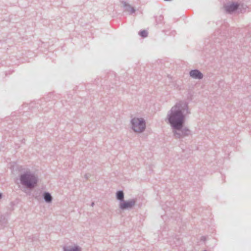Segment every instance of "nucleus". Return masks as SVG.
I'll list each match as a JSON object with an SVG mask.
<instances>
[{"mask_svg":"<svg viewBox=\"0 0 251 251\" xmlns=\"http://www.w3.org/2000/svg\"><path fill=\"white\" fill-rule=\"evenodd\" d=\"M190 114L188 103L184 100L176 102L168 111L166 121L170 126L176 139H181L191 134L190 130L185 126L186 118Z\"/></svg>","mask_w":251,"mask_h":251,"instance_id":"f257e3e1","label":"nucleus"},{"mask_svg":"<svg viewBox=\"0 0 251 251\" xmlns=\"http://www.w3.org/2000/svg\"><path fill=\"white\" fill-rule=\"evenodd\" d=\"M21 185L25 188H34L37 184L38 177L30 171H26L20 175Z\"/></svg>","mask_w":251,"mask_h":251,"instance_id":"f03ea898","label":"nucleus"},{"mask_svg":"<svg viewBox=\"0 0 251 251\" xmlns=\"http://www.w3.org/2000/svg\"><path fill=\"white\" fill-rule=\"evenodd\" d=\"M130 124L131 129L135 132L141 133L146 129V121L142 118L134 117L131 119Z\"/></svg>","mask_w":251,"mask_h":251,"instance_id":"7ed1b4c3","label":"nucleus"},{"mask_svg":"<svg viewBox=\"0 0 251 251\" xmlns=\"http://www.w3.org/2000/svg\"><path fill=\"white\" fill-rule=\"evenodd\" d=\"M227 24H225L224 25H222L221 28L217 30L216 32H215L214 34L213 35V37L212 38L215 39L214 42L215 43H220L222 42V40L224 37H226V38L229 36L228 33H226V32H224L222 33V30H224L225 27H226Z\"/></svg>","mask_w":251,"mask_h":251,"instance_id":"20e7f679","label":"nucleus"},{"mask_svg":"<svg viewBox=\"0 0 251 251\" xmlns=\"http://www.w3.org/2000/svg\"><path fill=\"white\" fill-rule=\"evenodd\" d=\"M136 202V199H132L129 200H123L119 203V207L120 209L125 210L126 209H131L135 205Z\"/></svg>","mask_w":251,"mask_h":251,"instance_id":"39448f33","label":"nucleus"},{"mask_svg":"<svg viewBox=\"0 0 251 251\" xmlns=\"http://www.w3.org/2000/svg\"><path fill=\"white\" fill-rule=\"evenodd\" d=\"M224 7L226 13L232 14L238 9L239 4L238 2H232L225 4Z\"/></svg>","mask_w":251,"mask_h":251,"instance_id":"423d86ee","label":"nucleus"},{"mask_svg":"<svg viewBox=\"0 0 251 251\" xmlns=\"http://www.w3.org/2000/svg\"><path fill=\"white\" fill-rule=\"evenodd\" d=\"M190 76L195 79H201L203 77V75L198 69L191 70L189 72Z\"/></svg>","mask_w":251,"mask_h":251,"instance_id":"0eeeda50","label":"nucleus"},{"mask_svg":"<svg viewBox=\"0 0 251 251\" xmlns=\"http://www.w3.org/2000/svg\"><path fill=\"white\" fill-rule=\"evenodd\" d=\"M169 242L170 245L172 246L173 248L179 246L182 243L181 239L176 236L173 237Z\"/></svg>","mask_w":251,"mask_h":251,"instance_id":"6e6552de","label":"nucleus"},{"mask_svg":"<svg viewBox=\"0 0 251 251\" xmlns=\"http://www.w3.org/2000/svg\"><path fill=\"white\" fill-rule=\"evenodd\" d=\"M25 106L28 107V108L30 109V110L32 111H34L35 109H38V110H40L41 109L43 110V108L42 107L41 104L39 102L36 103L34 102H32L30 103L29 106L27 104L25 105Z\"/></svg>","mask_w":251,"mask_h":251,"instance_id":"1a4fd4ad","label":"nucleus"},{"mask_svg":"<svg viewBox=\"0 0 251 251\" xmlns=\"http://www.w3.org/2000/svg\"><path fill=\"white\" fill-rule=\"evenodd\" d=\"M43 198L44 199V201L48 203H51L52 201V197L50 193L49 192L45 191L43 192Z\"/></svg>","mask_w":251,"mask_h":251,"instance_id":"9d476101","label":"nucleus"},{"mask_svg":"<svg viewBox=\"0 0 251 251\" xmlns=\"http://www.w3.org/2000/svg\"><path fill=\"white\" fill-rule=\"evenodd\" d=\"M63 251H81V249L77 245L74 247L64 246L63 248Z\"/></svg>","mask_w":251,"mask_h":251,"instance_id":"9b49d317","label":"nucleus"},{"mask_svg":"<svg viewBox=\"0 0 251 251\" xmlns=\"http://www.w3.org/2000/svg\"><path fill=\"white\" fill-rule=\"evenodd\" d=\"M123 4V6H124L125 8V10L130 12V14H133L135 13V9L134 7H132L130 4L128 3H127L126 1H123L122 2Z\"/></svg>","mask_w":251,"mask_h":251,"instance_id":"f8f14e48","label":"nucleus"},{"mask_svg":"<svg viewBox=\"0 0 251 251\" xmlns=\"http://www.w3.org/2000/svg\"><path fill=\"white\" fill-rule=\"evenodd\" d=\"M124 196V193L123 190H118L116 193V198L117 200L120 202V203L125 200Z\"/></svg>","mask_w":251,"mask_h":251,"instance_id":"ddd939ff","label":"nucleus"},{"mask_svg":"<svg viewBox=\"0 0 251 251\" xmlns=\"http://www.w3.org/2000/svg\"><path fill=\"white\" fill-rule=\"evenodd\" d=\"M139 35L142 38H146L148 36V32L146 30H141L138 33Z\"/></svg>","mask_w":251,"mask_h":251,"instance_id":"4468645a","label":"nucleus"},{"mask_svg":"<svg viewBox=\"0 0 251 251\" xmlns=\"http://www.w3.org/2000/svg\"><path fill=\"white\" fill-rule=\"evenodd\" d=\"M164 20V17L162 15H159L155 17V22L157 25L162 24Z\"/></svg>","mask_w":251,"mask_h":251,"instance_id":"2eb2a0df","label":"nucleus"},{"mask_svg":"<svg viewBox=\"0 0 251 251\" xmlns=\"http://www.w3.org/2000/svg\"><path fill=\"white\" fill-rule=\"evenodd\" d=\"M206 240V237L205 236H202L201 237L200 241H202L203 242H205Z\"/></svg>","mask_w":251,"mask_h":251,"instance_id":"dca6fc26","label":"nucleus"},{"mask_svg":"<svg viewBox=\"0 0 251 251\" xmlns=\"http://www.w3.org/2000/svg\"><path fill=\"white\" fill-rule=\"evenodd\" d=\"M90 176L91 175L89 174H86L84 176V177L86 179H88L90 177Z\"/></svg>","mask_w":251,"mask_h":251,"instance_id":"f3484780","label":"nucleus"},{"mask_svg":"<svg viewBox=\"0 0 251 251\" xmlns=\"http://www.w3.org/2000/svg\"><path fill=\"white\" fill-rule=\"evenodd\" d=\"M2 198V193L0 192V200Z\"/></svg>","mask_w":251,"mask_h":251,"instance_id":"a211bd4d","label":"nucleus"},{"mask_svg":"<svg viewBox=\"0 0 251 251\" xmlns=\"http://www.w3.org/2000/svg\"><path fill=\"white\" fill-rule=\"evenodd\" d=\"M3 219V220H5L4 217H2V216L0 218V222H1V219Z\"/></svg>","mask_w":251,"mask_h":251,"instance_id":"6ab92c4d","label":"nucleus"},{"mask_svg":"<svg viewBox=\"0 0 251 251\" xmlns=\"http://www.w3.org/2000/svg\"><path fill=\"white\" fill-rule=\"evenodd\" d=\"M27 113V112L24 111V114H25V116H26Z\"/></svg>","mask_w":251,"mask_h":251,"instance_id":"aec40b11","label":"nucleus"},{"mask_svg":"<svg viewBox=\"0 0 251 251\" xmlns=\"http://www.w3.org/2000/svg\"><path fill=\"white\" fill-rule=\"evenodd\" d=\"M94 205V202H92V203H91V205L92 206H93V205Z\"/></svg>","mask_w":251,"mask_h":251,"instance_id":"412c9836","label":"nucleus"},{"mask_svg":"<svg viewBox=\"0 0 251 251\" xmlns=\"http://www.w3.org/2000/svg\"><path fill=\"white\" fill-rule=\"evenodd\" d=\"M203 251H207V250H204Z\"/></svg>","mask_w":251,"mask_h":251,"instance_id":"4be33fe9","label":"nucleus"}]
</instances>
